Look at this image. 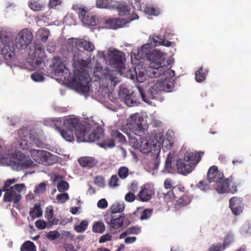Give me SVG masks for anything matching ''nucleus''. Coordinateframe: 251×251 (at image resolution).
<instances>
[{"mask_svg":"<svg viewBox=\"0 0 251 251\" xmlns=\"http://www.w3.org/2000/svg\"><path fill=\"white\" fill-rule=\"evenodd\" d=\"M68 45L72 47L74 52L73 66L75 69L74 85L76 90L81 94H85L89 91V83L90 78L85 68L87 65L86 60L83 59L82 50L79 49L91 52L94 50L95 46L93 43L84 39H69Z\"/></svg>","mask_w":251,"mask_h":251,"instance_id":"nucleus-1","label":"nucleus"},{"mask_svg":"<svg viewBox=\"0 0 251 251\" xmlns=\"http://www.w3.org/2000/svg\"><path fill=\"white\" fill-rule=\"evenodd\" d=\"M109 65L117 70H110L108 68L97 65L94 69V74L100 79H104L107 83V86L115 87L119 82L117 75L118 73L122 74V70L126 69V58L125 54L117 50H110L108 55Z\"/></svg>","mask_w":251,"mask_h":251,"instance_id":"nucleus-2","label":"nucleus"},{"mask_svg":"<svg viewBox=\"0 0 251 251\" xmlns=\"http://www.w3.org/2000/svg\"><path fill=\"white\" fill-rule=\"evenodd\" d=\"M207 180L209 183H217L216 190L219 194L231 193L234 194L237 192V186L240 182L236 181L232 176L227 178H224V174L218 170L216 166L210 167L207 173Z\"/></svg>","mask_w":251,"mask_h":251,"instance_id":"nucleus-3","label":"nucleus"},{"mask_svg":"<svg viewBox=\"0 0 251 251\" xmlns=\"http://www.w3.org/2000/svg\"><path fill=\"white\" fill-rule=\"evenodd\" d=\"M149 44L144 45L138 53H141L142 56L146 55L151 62L146 71V75L151 78L157 77L168 69L165 65V57L163 53L158 50H154L149 53Z\"/></svg>","mask_w":251,"mask_h":251,"instance_id":"nucleus-4","label":"nucleus"},{"mask_svg":"<svg viewBox=\"0 0 251 251\" xmlns=\"http://www.w3.org/2000/svg\"><path fill=\"white\" fill-rule=\"evenodd\" d=\"M91 127L90 125L81 124L78 126V130L76 132V136L78 139L82 141L95 142L100 139L102 136L101 129L94 130L91 133H89Z\"/></svg>","mask_w":251,"mask_h":251,"instance_id":"nucleus-5","label":"nucleus"},{"mask_svg":"<svg viewBox=\"0 0 251 251\" xmlns=\"http://www.w3.org/2000/svg\"><path fill=\"white\" fill-rule=\"evenodd\" d=\"M104 220L110 227L119 231L122 230L130 224L129 219L124 214H121L117 218L111 214H106L104 216Z\"/></svg>","mask_w":251,"mask_h":251,"instance_id":"nucleus-6","label":"nucleus"},{"mask_svg":"<svg viewBox=\"0 0 251 251\" xmlns=\"http://www.w3.org/2000/svg\"><path fill=\"white\" fill-rule=\"evenodd\" d=\"M31 156L38 163L50 165L56 161V156L44 150H33L31 151Z\"/></svg>","mask_w":251,"mask_h":251,"instance_id":"nucleus-7","label":"nucleus"},{"mask_svg":"<svg viewBox=\"0 0 251 251\" xmlns=\"http://www.w3.org/2000/svg\"><path fill=\"white\" fill-rule=\"evenodd\" d=\"M25 187L24 183L16 184L9 189H6L4 191L5 193L3 197V201L5 202H13L15 204L18 203L22 199L21 192Z\"/></svg>","mask_w":251,"mask_h":251,"instance_id":"nucleus-8","label":"nucleus"},{"mask_svg":"<svg viewBox=\"0 0 251 251\" xmlns=\"http://www.w3.org/2000/svg\"><path fill=\"white\" fill-rule=\"evenodd\" d=\"M175 75L174 71L167 69L164 71L159 76H161V78L157 81L160 85L162 91H172L174 86V80L172 79V78L175 76Z\"/></svg>","mask_w":251,"mask_h":251,"instance_id":"nucleus-9","label":"nucleus"},{"mask_svg":"<svg viewBox=\"0 0 251 251\" xmlns=\"http://www.w3.org/2000/svg\"><path fill=\"white\" fill-rule=\"evenodd\" d=\"M11 165L13 168L20 171L27 169L31 166L33 162L28 157L21 152H18L10 160Z\"/></svg>","mask_w":251,"mask_h":251,"instance_id":"nucleus-10","label":"nucleus"},{"mask_svg":"<svg viewBox=\"0 0 251 251\" xmlns=\"http://www.w3.org/2000/svg\"><path fill=\"white\" fill-rule=\"evenodd\" d=\"M143 118L137 113L131 115L130 116L128 128L135 135L142 136L145 133V128L143 126Z\"/></svg>","mask_w":251,"mask_h":251,"instance_id":"nucleus-11","label":"nucleus"},{"mask_svg":"<svg viewBox=\"0 0 251 251\" xmlns=\"http://www.w3.org/2000/svg\"><path fill=\"white\" fill-rule=\"evenodd\" d=\"M33 40V34L28 28L21 30L16 38V47L18 49H25Z\"/></svg>","mask_w":251,"mask_h":251,"instance_id":"nucleus-12","label":"nucleus"},{"mask_svg":"<svg viewBox=\"0 0 251 251\" xmlns=\"http://www.w3.org/2000/svg\"><path fill=\"white\" fill-rule=\"evenodd\" d=\"M45 52V48L42 44H35L34 57L31 63L33 67H37L44 63Z\"/></svg>","mask_w":251,"mask_h":251,"instance_id":"nucleus-13","label":"nucleus"},{"mask_svg":"<svg viewBox=\"0 0 251 251\" xmlns=\"http://www.w3.org/2000/svg\"><path fill=\"white\" fill-rule=\"evenodd\" d=\"M141 151L144 153H159L160 149L153 141L146 140L142 141L140 145Z\"/></svg>","mask_w":251,"mask_h":251,"instance_id":"nucleus-14","label":"nucleus"},{"mask_svg":"<svg viewBox=\"0 0 251 251\" xmlns=\"http://www.w3.org/2000/svg\"><path fill=\"white\" fill-rule=\"evenodd\" d=\"M229 207L234 215H240L243 209V199L237 197L231 198L229 200Z\"/></svg>","mask_w":251,"mask_h":251,"instance_id":"nucleus-15","label":"nucleus"},{"mask_svg":"<svg viewBox=\"0 0 251 251\" xmlns=\"http://www.w3.org/2000/svg\"><path fill=\"white\" fill-rule=\"evenodd\" d=\"M176 172L179 174L186 175L191 173L193 170L191 164H188L184 159H179L176 163Z\"/></svg>","mask_w":251,"mask_h":251,"instance_id":"nucleus-16","label":"nucleus"},{"mask_svg":"<svg viewBox=\"0 0 251 251\" xmlns=\"http://www.w3.org/2000/svg\"><path fill=\"white\" fill-rule=\"evenodd\" d=\"M203 154V152L201 151L198 152H187L185 153L183 159L193 167L199 162Z\"/></svg>","mask_w":251,"mask_h":251,"instance_id":"nucleus-17","label":"nucleus"},{"mask_svg":"<svg viewBox=\"0 0 251 251\" xmlns=\"http://www.w3.org/2000/svg\"><path fill=\"white\" fill-rule=\"evenodd\" d=\"M64 126L66 129H69L75 132L76 135V132L78 128L77 127L79 124V120L76 118H71L66 119L64 122Z\"/></svg>","mask_w":251,"mask_h":251,"instance_id":"nucleus-18","label":"nucleus"},{"mask_svg":"<svg viewBox=\"0 0 251 251\" xmlns=\"http://www.w3.org/2000/svg\"><path fill=\"white\" fill-rule=\"evenodd\" d=\"M10 33L5 31H1L0 32V43L4 46L9 47V49L14 52L15 47L13 43L11 41Z\"/></svg>","mask_w":251,"mask_h":251,"instance_id":"nucleus-19","label":"nucleus"},{"mask_svg":"<svg viewBox=\"0 0 251 251\" xmlns=\"http://www.w3.org/2000/svg\"><path fill=\"white\" fill-rule=\"evenodd\" d=\"M149 40L150 44L155 47L159 45L170 47L172 44V42L166 40L164 38H162L156 35H153L151 37H150Z\"/></svg>","mask_w":251,"mask_h":251,"instance_id":"nucleus-20","label":"nucleus"},{"mask_svg":"<svg viewBox=\"0 0 251 251\" xmlns=\"http://www.w3.org/2000/svg\"><path fill=\"white\" fill-rule=\"evenodd\" d=\"M151 191L147 185H143L138 194L139 199L141 201H147L151 198Z\"/></svg>","mask_w":251,"mask_h":251,"instance_id":"nucleus-21","label":"nucleus"},{"mask_svg":"<svg viewBox=\"0 0 251 251\" xmlns=\"http://www.w3.org/2000/svg\"><path fill=\"white\" fill-rule=\"evenodd\" d=\"M9 47L4 46L0 43V55H2L5 60L12 61L15 57V52L9 49Z\"/></svg>","mask_w":251,"mask_h":251,"instance_id":"nucleus-22","label":"nucleus"},{"mask_svg":"<svg viewBox=\"0 0 251 251\" xmlns=\"http://www.w3.org/2000/svg\"><path fill=\"white\" fill-rule=\"evenodd\" d=\"M126 76L131 80L136 79L139 82H144L145 79L144 73L143 72H139L137 74L135 68L129 69L126 73Z\"/></svg>","mask_w":251,"mask_h":251,"instance_id":"nucleus-23","label":"nucleus"},{"mask_svg":"<svg viewBox=\"0 0 251 251\" xmlns=\"http://www.w3.org/2000/svg\"><path fill=\"white\" fill-rule=\"evenodd\" d=\"M78 161L82 167L92 168L98 163L96 159L90 156H83L80 157Z\"/></svg>","mask_w":251,"mask_h":251,"instance_id":"nucleus-24","label":"nucleus"},{"mask_svg":"<svg viewBox=\"0 0 251 251\" xmlns=\"http://www.w3.org/2000/svg\"><path fill=\"white\" fill-rule=\"evenodd\" d=\"M97 6L100 8H115L117 2L112 0H97Z\"/></svg>","mask_w":251,"mask_h":251,"instance_id":"nucleus-25","label":"nucleus"},{"mask_svg":"<svg viewBox=\"0 0 251 251\" xmlns=\"http://www.w3.org/2000/svg\"><path fill=\"white\" fill-rule=\"evenodd\" d=\"M126 22L123 18H113L108 20L107 23L109 25L110 28L115 29L122 27Z\"/></svg>","mask_w":251,"mask_h":251,"instance_id":"nucleus-26","label":"nucleus"},{"mask_svg":"<svg viewBox=\"0 0 251 251\" xmlns=\"http://www.w3.org/2000/svg\"><path fill=\"white\" fill-rule=\"evenodd\" d=\"M172 156L169 153L166 158L164 168L163 172L165 173H173L176 172V164L172 165Z\"/></svg>","mask_w":251,"mask_h":251,"instance_id":"nucleus-27","label":"nucleus"},{"mask_svg":"<svg viewBox=\"0 0 251 251\" xmlns=\"http://www.w3.org/2000/svg\"><path fill=\"white\" fill-rule=\"evenodd\" d=\"M56 128L60 133L62 137L67 141L72 142L74 140L73 135L74 131L69 129H62L59 127H57Z\"/></svg>","mask_w":251,"mask_h":251,"instance_id":"nucleus-28","label":"nucleus"},{"mask_svg":"<svg viewBox=\"0 0 251 251\" xmlns=\"http://www.w3.org/2000/svg\"><path fill=\"white\" fill-rule=\"evenodd\" d=\"M208 70L206 69H203L201 67L195 73V78L197 82H201L203 81L206 78V75L208 74Z\"/></svg>","mask_w":251,"mask_h":251,"instance_id":"nucleus-29","label":"nucleus"},{"mask_svg":"<svg viewBox=\"0 0 251 251\" xmlns=\"http://www.w3.org/2000/svg\"><path fill=\"white\" fill-rule=\"evenodd\" d=\"M82 22L86 25L94 26L97 25L98 21L95 16L87 14L86 16L82 18Z\"/></svg>","mask_w":251,"mask_h":251,"instance_id":"nucleus-30","label":"nucleus"},{"mask_svg":"<svg viewBox=\"0 0 251 251\" xmlns=\"http://www.w3.org/2000/svg\"><path fill=\"white\" fill-rule=\"evenodd\" d=\"M162 91L161 87H160V85L157 81L151 87L148 93L149 96H150L151 99H153L156 98V96L159 92Z\"/></svg>","mask_w":251,"mask_h":251,"instance_id":"nucleus-31","label":"nucleus"},{"mask_svg":"<svg viewBox=\"0 0 251 251\" xmlns=\"http://www.w3.org/2000/svg\"><path fill=\"white\" fill-rule=\"evenodd\" d=\"M121 16L130 14V7L126 4L119 3L117 2L116 7Z\"/></svg>","mask_w":251,"mask_h":251,"instance_id":"nucleus-32","label":"nucleus"},{"mask_svg":"<svg viewBox=\"0 0 251 251\" xmlns=\"http://www.w3.org/2000/svg\"><path fill=\"white\" fill-rule=\"evenodd\" d=\"M111 135L114 140H117L119 143L125 144L126 142V137L118 130H112Z\"/></svg>","mask_w":251,"mask_h":251,"instance_id":"nucleus-33","label":"nucleus"},{"mask_svg":"<svg viewBox=\"0 0 251 251\" xmlns=\"http://www.w3.org/2000/svg\"><path fill=\"white\" fill-rule=\"evenodd\" d=\"M105 225L101 221H97L94 223L92 230L95 233H102L105 230Z\"/></svg>","mask_w":251,"mask_h":251,"instance_id":"nucleus-34","label":"nucleus"},{"mask_svg":"<svg viewBox=\"0 0 251 251\" xmlns=\"http://www.w3.org/2000/svg\"><path fill=\"white\" fill-rule=\"evenodd\" d=\"M34 214L36 217L39 218L42 216L43 212L39 204H35L33 208L29 211V215L31 217H34Z\"/></svg>","mask_w":251,"mask_h":251,"instance_id":"nucleus-35","label":"nucleus"},{"mask_svg":"<svg viewBox=\"0 0 251 251\" xmlns=\"http://www.w3.org/2000/svg\"><path fill=\"white\" fill-rule=\"evenodd\" d=\"M21 251H36L34 244L30 241H25L21 247Z\"/></svg>","mask_w":251,"mask_h":251,"instance_id":"nucleus-36","label":"nucleus"},{"mask_svg":"<svg viewBox=\"0 0 251 251\" xmlns=\"http://www.w3.org/2000/svg\"><path fill=\"white\" fill-rule=\"evenodd\" d=\"M190 202V198L187 195H184L177 200L176 205L178 207H182L188 205Z\"/></svg>","mask_w":251,"mask_h":251,"instance_id":"nucleus-37","label":"nucleus"},{"mask_svg":"<svg viewBox=\"0 0 251 251\" xmlns=\"http://www.w3.org/2000/svg\"><path fill=\"white\" fill-rule=\"evenodd\" d=\"M126 96L122 100H124L125 103L126 105L128 106H132L135 102V97L134 96V93L133 92H131Z\"/></svg>","mask_w":251,"mask_h":251,"instance_id":"nucleus-38","label":"nucleus"},{"mask_svg":"<svg viewBox=\"0 0 251 251\" xmlns=\"http://www.w3.org/2000/svg\"><path fill=\"white\" fill-rule=\"evenodd\" d=\"M125 206L123 203H116L112 205L111 210L112 214L121 213L123 211Z\"/></svg>","mask_w":251,"mask_h":251,"instance_id":"nucleus-39","label":"nucleus"},{"mask_svg":"<svg viewBox=\"0 0 251 251\" xmlns=\"http://www.w3.org/2000/svg\"><path fill=\"white\" fill-rule=\"evenodd\" d=\"M68 71V69L64 63H60L59 64L57 65L55 69V73L56 75L62 76V74H64L65 72H66V73L67 74Z\"/></svg>","mask_w":251,"mask_h":251,"instance_id":"nucleus-40","label":"nucleus"},{"mask_svg":"<svg viewBox=\"0 0 251 251\" xmlns=\"http://www.w3.org/2000/svg\"><path fill=\"white\" fill-rule=\"evenodd\" d=\"M57 188L59 192H63L69 189V184L65 180H61L58 183Z\"/></svg>","mask_w":251,"mask_h":251,"instance_id":"nucleus-41","label":"nucleus"},{"mask_svg":"<svg viewBox=\"0 0 251 251\" xmlns=\"http://www.w3.org/2000/svg\"><path fill=\"white\" fill-rule=\"evenodd\" d=\"M129 170L125 166L120 167L119 169L118 175L121 179H125L128 175Z\"/></svg>","mask_w":251,"mask_h":251,"instance_id":"nucleus-42","label":"nucleus"},{"mask_svg":"<svg viewBox=\"0 0 251 251\" xmlns=\"http://www.w3.org/2000/svg\"><path fill=\"white\" fill-rule=\"evenodd\" d=\"M210 183L209 182L208 183L206 181L201 180L196 185V187L202 191H206L210 188Z\"/></svg>","mask_w":251,"mask_h":251,"instance_id":"nucleus-43","label":"nucleus"},{"mask_svg":"<svg viewBox=\"0 0 251 251\" xmlns=\"http://www.w3.org/2000/svg\"><path fill=\"white\" fill-rule=\"evenodd\" d=\"M28 5L29 7L32 10L36 11L41 10L42 8L44 7L42 4L39 3L38 1H30V2L28 3Z\"/></svg>","mask_w":251,"mask_h":251,"instance_id":"nucleus-44","label":"nucleus"},{"mask_svg":"<svg viewBox=\"0 0 251 251\" xmlns=\"http://www.w3.org/2000/svg\"><path fill=\"white\" fill-rule=\"evenodd\" d=\"M88 222L87 221H82L78 226H76L75 227V229L78 232H83L85 230L88 226Z\"/></svg>","mask_w":251,"mask_h":251,"instance_id":"nucleus-45","label":"nucleus"},{"mask_svg":"<svg viewBox=\"0 0 251 251\" xmlns=\"http://www.w3.org/2000/svg\"><path fill=\"white\" fill-rule=\"evenodd\" d=\"M60 233L57 230L49 231L46 235V237L50 240H54L60 237Z\"/></svg>","mask_w":251,"mask_h":251,"instance_id":"nucleus-46","label":"nucleus"},{"mask_svg":"<svg viewBox=\"0 0 251 251\" xmlns=\"http://www.w3.org/2000/svg\"><path fill=\"white\" fill-rule=\"evenodd\" d=\"M175 189L176 187H175L172 190L168 192L165 195L164 199L167 202L172 201L176 197L174 194Z\"/></svg>","mask_w":251,"mask_h":251,"instance_id":"nucleus-47","label":"nucleus"},{"mask_svg":"<svg viewBox=\"0 0 251 251\" xmlns=\"http://www.w3.org/2000/svg\"><path fill=\"white\" fill-rule=\"evenodd\" d=\"M47 184L45 182H41L38 184L36 187L34 193L35 194H42L44 193L46 190Z\"/></svg>","mask_w":251,"mask_h":251,"instance_id":"nucleus-48","label":"nucleus"},{"mask_svg":"<svg viewBox=\"0 0 251 251\" xmlns=\"http://www.w3.org/2000/svg\"><path fill=\"white\" fill-rule=\"evenodd\" d=\"M152 210L150 209H146L144 210H143L140 216V219L141 220H147L149 219L152 213Z\"/></svg>","mask_w":251,"mask_h":251,"instance_id":"nucleus-49","label":"nucleus"},{"mask_svg":"<svg viewBox=\"0 0 251 251\" xmlns=\"http://www.w3.org/2000/svg\"><path fill=\"white\" fill-rule=\"evenodd\" d=\"M145 12L151 15L157 16L159 14L158 10L152 6L146 7L145 9Z\"/></svg>","mask_w":251,"mask_h":251,"instance_id":"nucleus-50","label":"nucleus"},{"mask_svg":"<svg viewBox=\"0 0 251 251\" xmlns=\"http://www.w3.org/2000/svg\"><path fill=\"white\" fill-rule=\"evenodd\" d=\"M69 199V196L67 193L58 194L56 196L57 200L61 203L65 202Z\"/></svg>","mask_w":251,"mask_h":251,"instance_id":"nucleus-51","label":"nucleus"},{"mask_svg":"<svg viewBox=\"0 0 251 251\" xmlns=\"http://www.w3.org/2000/svg\"><path fill=\"white\" fill-rule=\"evenodd\" d=\"M131 4L134 9L137 10H142V3L141 0H131Z\"/></svg>","mask_w":251,"mask_h":251,"instance_id":"nucleus-52","label":"nucleus"},{"mask_svg":"<svg viewBox=\"0 0 251 251\" xmlns=\"http://www.w3.org/2000/svg\"><path fill=\"white\" fill-rule=\"evenodd\" d=\"M31 78L35 81H43L44 80V77L41 74L38 73V72L34 73L31 75Z\"/></svg>","mask_w":251,"mask_h":251,"instance_id":"nucleus-53","label":"nucleus"},{"mask_svg":"<svg viewBox=\"0 0 251 251\" xmlns=\"http://www.w3.org/2000/svg\"><path fill=\"white\" fill-rule=\"evenodd\" d=\"M130 93L129 90L124 87H120L119 95L121 99L124 98L126 95Z\"/></svg>","mask_w":251,"mask_h":251,"instance_id":"nucleus-54","label":"nucleus"},{"mask_svg":"<svg viewBox=\"0 0 251 251\" xmlns=\"http://www.w3.org/2000/svg\"><path fill=\"white\" fill-rule=\"evenodd\" d=\"M115 144L114 140H106L104 142L100 144L101 147L106 148H113L115 146Z\"/></svg>","mask_w":251,"mask_h":251,"instance_id":"nucleus-55","label":"nucleus"},{"mask_svg":"<svg viewBox=\"0 0 251 251\" xmlns=\"http://www.w3.org/2000/svg\"><path fill=\"white\" fill-rule=\"evenodd\" d=\"M26 136H21L20 144L24 149H27L29 147L28 141L27 140Z\"/></svg>","mask_w":251,"mask_h":251,"instance_id":"nucleus-56","label":"nucleus"},{"mask_svg":"<svg viewBox=\"0 0 251 251\" xmlns=\"http://www.w3.org/2000/svg\"><path fill=\"white\" fill-rule=\"evenodd\" d=\"M127 233H129V234H138L141 232V228L137 227L132 226L131 227H129L127 229Z\"/></svg>","mask_w":251,"mask_h":251,"instance_id":"nucleus-57","label":"nucleus"},{"mask_svg":"<svg viewBox=\"0 0 251 251\" xmlns=\"http://www.w3.org/2000/svg\"><path fill=\"white\" fill-rule=\"evenodd\" d=\"M118 180L119 179L116 175L112 176L109 182V186L112 187H115L118 186Z\"/></svg>","mask_w":251,"mask_h":251,"instance_id":"nucleus-58","label":"nucleus"},{"mask_svg":"<svg viewBox=\"0 0 251 251\" xmlns=\"http://www.w3.org/2000/svg\"><path fill=\"white\" fill-rule=\"evenodd\" d=\"M17 181V179L16 178H13V179H10L7 180L4 183V184L3 186L2 187V190L5 191L6 190V189H9L10 187V185L14 183Z\"/></svg>","mask_w":251,"mask_h":251,"instance_id":"nucleus-59","label":"nucleus"},{"mask_svg":"<svg viewBox=\"0 0 251 251\" xmlns=\"http://www.w3.org/2000/svg\"><path fill=\"white\" fill-rule=\"evenodd\" d=\"M125 201L127 202H132L136 199V196L132 192H128L125 196Z\"/></svg>","mask_w":251,"mask_h":251,"instance_id":"nucleus-60","label":"nucleus"},{"mask_svg":"<svg viewBox=\"0 0 251 251\" xmlns=\"http://www.w3.org/2000/svg\"><path fill=\"white\" fill-rule=\"evenodd\" d=\"M97 206L100 208L104 209L107 207L108 203L105 199H101L98 201Z\"/></svg>","mask_w":251,"mask_h":251,"instance_id":"nucleus-61","label":"nucleus"},{"mask_svg":"<svg viewBox=\"0 0 251 251\" xmlns=\"http://www.w3.org/2000/svg\"><path fill=\"white\" fill-rule=\"evenodd\" d=\"M35 226L40 229H43L46 227L47 224L43 220H38L35 222Z\"/></svg>","mask_w":251,"mask_h":251,"instance_id":"nucleus-62","label":"nucleus"},{"mask_svg":"<svg viewBox=\"0 0 251 251\" xmlns=\"http://www.w3.org/2000/svg\"><path fill=\"white\" fill-rule=\"evenodd\" d=\"M95 182L100 187H103L104 185V180L102 176L96 177Z\"/></svg>","mask_w":251,"mask_h":251,"instance_id":"nucleus-63","label":"nucleus"},{"mask_svg":"<svg viewBox=\"0 0 251 251\" xmlns=\"http://www.w3.org/2000/svg\"><path fill=\"white\" fill-rule=\"evenodd\" d=\"M225 250V247H223L220 244L212 246L208 251H222Z\"/></svg>","mask_w":251,"mask_h":251,"instance_id":"nucleus-64","label":"nucleus"}]
</instances>
